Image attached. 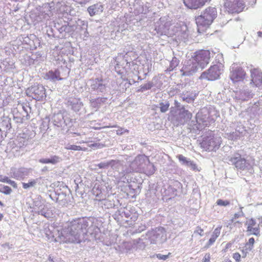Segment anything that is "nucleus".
Masks as SVG:
<instances>
[{
    "label": "nucleus",
    "instance_id": "obj_1",
    "mask_svg": "<svg viewBox=\"0 0 262 262\" xmlns=\"http://www.w3.org/2000/svg\"><path fill=\"white\" fill-rule=\"evenodd\" d=\"M54 231L50 229L46 231V235L49 239L59 243H70L75 242L78 238L82 230V224L78 220H74L62 226L60 229L53 226Z\"/></svg>",
    "mask_w": 262,
    "mask_h": 262
},
{
    "label": "nucleus",
    "instance_id": "obj_2",
    "mask_svg": "<svg viewBox=\"0 0 262 262\" xmlns=\"http://www.w3.org/2000/svg\"><path fill=\"white\" fill-rule=\"evenodd\" d=\"M217 16V11L215 7H207L201 15L195 17L198 32L202 33L209 28Z\"/></svg>",
    "mask_w": 262,
    "mask_h": 262
},
{
    "label": "nucleus",
    "instance_id": "obj_3",
    "mask_svg": "<svg viewBox=\"0 0 262 262\" xmlns=\"http://www.w3.org/2000/svg\"><path fill=\"white\" fill-rule=\"evenodd\" d=\"M224 66L221 62L211 66L206 71L203 72L200 78L209 81H213L219 79L224 71Z\"/></svg>",
    "mask_w": 262,
    "mask_h": 262
},
{
    "label": "nucleus",
    "instance_id": "obj_4",
    "mask_svg": "<svg viewBox=\"0 0 262 262\" xmlns=\"http://www.w3.org/2000/svg\"><path fill=\"white\" fill-rule=\"evenodd\" d=\"M134 163L138 165L142 172L147 176H151L156 171L154 165L150 162L149 158L145 155H138L134 160Z\"/></svg>",
    "mask_w": 262,
    "mask_h": 262
},
{
    "label": "nucleus",
    "instance_id": "obj_5",
    "mask_svg": "<svg viewBox=\"0 0 262 262\" xmlns=\"http://www.w3.org/2000/svg\"><path fill=\"white\" fill-rule=\"evenodd\" d=\"M46 89L41 84H37L28 88L26 93L27 96L37 101H42L46 97Z\"/></svg>",
    "mask_w": 262,
    "mask_h": 262
},
{
    "label": "nucleus",
    "instance_id": "obj_6",
    "mask_svg": "<svg viewBox=\"0 0 262 262\" xmlns=\"http://www.w3.org/2000/svg\"><path fill=\"white\" fill-rule=\"evenodd\" d=\"M245 0H225L224 7L229 13H238L242 12L245 7ZM255 2L256 0H253Z\"/></svg>",
    "mask_w": 262,
    "mask_h": 262
},
{
    "label": "nucleus",
    "instance_id": "obj_7",
    "mask_svg": "<svg viewBox=\"0 0 262 262\" xmlns=\"http://www.w3.org/2000/svg\"><path fill=\"white\" fill-rule=\"evenodd\" d=\"M198 67L204 68L209 62L210 52L209 50H201L196 51L192 57Z\"/></svg>",
    "mask_w": 262,
    "mask_h": 262
},
{
    "label": "nucleus",
    "instance_id": "obj_8",
    "mask_svg": "<svg viewBox=\"0 0 262 262\" xmlns=\"http://www.w3.org/2000/svg\"><path fill=\"white\" fill-rule=\"evenodd\" d=\"M246 72L244 69L237 64H233L230 69V78L233 82L242 81L246 77Z\"/></svg>",
    "mask_w": 262,
    "mask_h": 262
},
{
    "label": "nucleus",
    "instance_id": "obj_9",
    "mask_svg": "<svg viewBox=\"0 0 262 262\" xmlns=\"http://www.w3.org/2000/svg\"><path fill=\"white\" fill-rule=\"evenodd\" d=\"M198 66L192 58L191 59L184 61L183 66L181 70L182 76H189L195 72L198 68Z\"/></svg>",
    "mask_w": 262,
    "mask_h": 262
},
{
    "label": "nucleus",
    "instance_id": "obj_10",
    "mask_svg": "<svg viewBox=\"0 0 262 262\" xmlns=\"http://www.w3.org/2000/svg\"><path fill=\"white\" fill-rule=\"evenodd\" d=\"M245 225L247 227V232L249 235H259L260 227L256 220L253 218L247 219Z\"/></svg>",
    "mask_w": 262,
    "mask_h": 262
},
{
    "label": "nucleus",
    "instance_id": "obj_11",
    "mask_svg": "<svg viewBox=\"0 0 262 262\" xmlns=\"http://www.w3.org/2000/svg\"><path fill=\"white\" fill-rule=\"evenodd\" d=\"M252 86L262 87V72L259 68H253L250 70Z\"/></svg>",
    "mask_w": 262,
    "mask_h": 262
},
{
    "label": "nucleus",
    "instance_id": "obj_12",
    "mask_svg": "<svg viewBox=\"0 0 262 262\" xmlns=\"http://www.w3.org/2000/svg\"><path fill=\"white\" fill-rule=\"evenodd\" d=\"M201 147L206 150H215L219 148L220 145L216 143L215 138L213 137H207L202 142Z\"/></svg>",
    "mask_w": 262,
    "mask_h": 262
},
{
    "label": "nucleus",
    "instance_id": "obj_13",
    "mask_svg": "<svg viewBox=\"0 0 262 262\" xmlns=\"http://www.w3.org/2000/svg\"><path fill=\"white\" fill-rule=\"evenodd\" d=\"M211 0H184V3L190 9H197L203 7Z\"/></svg>",
    "mask_w": 262,
    "mask_h": 262
},
{
    "label": "nucleus",
    "instance_id": "obj_14",
    "mask_svg": "<svg viewBox=\"0 0 262 262\" xmlns=\"http://www.w3.org/2000/svg\"><path fill=\"white\" fill-rule=\"evenodd\" d=\"M230 161L237 169L241 170L245 169L246 160L245 158H242L240 154H237L236 156L231 157Z\"/></svg>",
    "mask_w": 262,
    "mask_h": 262
},
{
    "label": "nucleus",
    "instance_id": "obj_15",
    "mask_svg": "<svg viewBox=\"0 0 262 262\" xmlns=\"http://www.w3.org/2000/svg\"><path fill=\"white\" fill-rule=\"evenodd\" d=\"M44 79L52 81L63 80V78L61 77L60 72L58 69H56L54 71L50 70L47 72L45 75Z\"/></svg>",
    "mask_w": 262,
    "mask_h": 262
},
{
    "label": "nucleus",
    "instance_id": "obj_16",
    "mask_svg": "<svg viewBox=\"0 0 262 262\" xmlns=\"http://www.w3.org/2000/svg\"><path fill=\"white\" fill-rule=\"evenodd\" d=\"M103 7L102 5L96 4L88 7V11L91 16H93L96 14L103 12Z\"/></svg>",
    "mask_w": 262,
    "mask_h": 262
},
{
    "label": "nucleus",
    "instance_id": "obj_17",
    "mask_svg": "<svg viewBox=\"0 0 262 262\" xmlns=\"http://www.w3.org/2000/svg\"><path fill=\"white\" fill-rule=\"evenodd\" d=\"M254 243L255 239L253 237H251L249 239L248 241L245 244V249L242 250L243 257H246L247 253L253 249Z\"/></svg>",
    "mask_w": 262,
    "mask_h": 262
},
{
    "label": "nucleus",
    "instance_id": "obj_18",
    "mask_svg": "<svg viewBox=\"0 0 262 262\" xmlns=\"http://www.w3.org/2000/svg\"><path fill=\"white\" fill-rule=\"evenodd\" d=\"M222 226H218L216 227L213 231L211 237L209 239L208 242V245L211 246L216 241L217 238L220 236L221 233V231L222 229Z\"/></svg>",
    "mask_w": 262,
    "mask_h": 262
},
{
    "label": "nucleus",
    "instance_id": "obj_19",
    "mask_svg": "<svg viewBox=\"0 0 262 262\" xmlns=\"http://www.w3.org/2000/svg\"><path fill=\"white\" fill-rule=\"evenodd\" d=\"M238 216V214H235L234 217L230 220V222L227 225V227H229L231 229L234 228L241 227L242 226V222L236 221V219H237Z\"/></svg>",
    "mask_w": 262,
    "mask_h": 262
},
{
    "label": "nucleus",
    "instance_id": "obj_20",
    "mask_svg": "<svg viewBox=\"0 0 262 262\" xmlns=\"http://www.w3.org/2000/svg\"><path fill=\"white\" fill-rule=\"evenodd\" d=\"M39 162L42 164L51 163L55 164L59 161V157L57 156H53L50 159H41L39 160Z\"/></svg>",
    "mask_w": 262,
    "mask_h": 262
},
{
    "label": "nucleus",
    "instance_id": "obj_21",
    "mask_svg": "<svg viewBox=\"0 0 262 262\" xmlns=\"http://www.w3.org/2000/svg\"><path fill=\"white\" fill-rule=\"evenodd\" d=\"M0 182L9 184L14 188H17V185L15 181L10 180L8 177L3 175H0Z\"/></svg>",
    "mask_w": 262,
    "mask_h": 262
},
{
    "label": "nucleus",
    "instance_id": "obj_22",
    "mask_svg": "<svg viewBox=\"0 0 262 262\" xmlns=\"http://www.w3.org/2000/svg\"><path fill=\"white\" fill-rule=\"evenodd\" d=\"M2 188L0 189V192L5 194H9L12 192L11 188L8 186L6 185H1Z\"/></svg>",
    "mask_w": 262,
    "mask_h": 262
},
{
    "label": "nucleus",
    "instance_id": "obj_23",
    "mask_svg": "<svg viewBox=\"0 0 262 262\" xmlns=\"http://www.w3.org/2000/svg\"><path fill=\"white\" fill-rule=\"evenodd\" d=\"M66 149L72 150H85V149H82L81 146L76 145H69L66 147Z\"/></svg>",
    "mask_w": 262,
    "mask_h": 262
},
{
    "label": "nucleus",
    "instance_id": "obj_24",
    "mask_svg": "<svg viewBox=\"0 0 262 262\" xmlns=\"http://www.w3.org/2000/svg\"><path fill=\"white\" fill-rule=\"evenodd\" d=\"M160 111L162 113H165L168 111V108L169 107V103L168 102H167L165 103L161 102L160 103Z\"/></svg>",
    "mask_w": 262,
    "mask_h": 262
},
{
    "label": "nucleus",
    "instance_id": "obj_25",
    "mask_svg": "<svg viewBox=\"0 0 262 262\" xmlns=\"http://www.w3.org/2000/svg\"><path fill=\"white\" fill-rule=\"evenodd\" d=\"M178 65V63L176 60H172L170 62V66L167 68V71L171 72L173 71Z\"/></svg>",
    "mask_w": 262,
    "mask_h": 262
},
{
    "label": "nucleus",
    "instance_id": "obj_26",
    "mask_svg": "<svg viewBox=\"0 0 262 262\" xmlns=\"http://www.w3.org/2000/svg\"><path fill=\"white\" fill-rule=\"evenodd\" d=\"M36 183L35 180H32L28 183H23V187L24 189H27L29 187L34 186Z\"/></svg>",
    "mask_w": 262,
    "mask_h": 262
},
{
    "label": "nucleus",
    "instance_id": "obj_27",
    "mask_svg": "<svg viewBox=\"0 0 262 262\" xmlns=\"http://www.w3.org/2000/svg\"><path fill=\"white\" fill-rule=\"evenodd\" d=\"M153 86V83L151 82H148L141 86L142 91L150 89Z\"/></svg>",
    "mask_w": 262,
    "mask_h": 262
},
{
    "label": "nucleus",
    "instance_id": "obj_28",
    "mask_svg": "<svg viewBox=\"0 0 262 262\" xmlns=\"http://www.w3.org/2000/svg\"><path fill=\"white\" fill-rule=\"evenodd\" d=\"M216 204L219 206H226L229 205L230 203V201L228 200H222L221 199H219L216 201Z\"/></svg>",
    "mask_w": 262,
    "mask_h": 262
},
{
    "label": "nucleus",
    "instance_id": "obj_29",
    "mask_svg": "<svg viewBox=\"0 0 262 262\" xmlns=\"http://www.w3.org/2000/svg\"><path fill=\"white\" fill-rule=\"evenodd\" d=\"M129 130L127 129H125L123 127H119L118 129L116 130V134L117 135L121 136L125 133H128Z\"/></svg>",
    "mask_w": 262,
    "mask_h": 262
},
{
    "label": "nucleus",
    "instance_id": "obj_30",
    "mask_svg": "<svg viewBox=\"0 0 262 262\" xmlns=\"http://www.w3.org/2000/svg\"><path fill=\"white\" fill-rule=\"evenodd\" d=\"M171 255V253L169 252L167 255H162L161 254H156V256L160 260H166L169 256Z\"/></svg>",
    "mask_w": 262,
    "mask_h": 262
},
{
    "label": "nucleus",
    "instance_id": "obj_31",
    "mask_svg": "<svg viewBox=\"0 0 262 262\" xmlns=\"http://www.w3.org/2000/svg\"><path fill=\"white\" fill-rule=\"evenodd\" d=\"M114 160H112L108 162L104 163V162H101L98 164V167L100 168H105L107 167L110 165L112 164V162H114Z\"/></svg>",
    "mask_w": 262,
    "mask_h": 262
},
{
    "label": "nucleus",
    "instance_id": "obj_32",
    "mask_svg": "<svg viewBox=\"0 0 262 262\" xmlns=\"http://www.w3.org/2000/svg\"><path fill=\"white\" fill-rule=\"evenodd\" d=\"M177 158L180 161L182 162L184 164H188L189 161H188L184 156L182 155H179L177 156Z\"/></svg>",
    "mask_w": 262,
    "mask_h": 262
},
{
    "label": "nucleus",
    "instance_id": "obj_33",
    "mask_svg": "<svg viewBox=\"0 0 262 262\" xmlns=\"http://www.w3.org/2000/svg\"><path fill=\"white\" fill-rule=\"evenodd\" d=\"M232 257L236 262H240L242 256L238 252H235L233 254Z\"/></svg>",
    "mask_w": 262,
    "mask_h": 262
},
{
    "label": "nucleus",
    "instance_id": "obj_34",
    "mask_svg": "<svg viewBox=\"0 0 262 262\" xmlns=\"http://www.w3.org/2000/svg\"><path fill=\"white\" fill-rule=\"evenodd\" d=\"M188 165H189L191 167V169L193 170H198L196 164L194 163L193 161H189Z\"/></svg>",
    "mask_w": 262,
    "mask_h": 262
},
{
    "label": "nucleus",
    "instance_id": "obj_35",
    "mask_svg": "<svg viewBox=\"0 0 262 262\" xmlns=\"http://www.w3.org/2000/svg\"><path fill=\"white\" fill-rule=\"evenodd\" d=\"M210 255L209 253H206L203 259L202 262H210Z\"/></svg>",
    "mask_w": 262,
    "mask_h": 262
},
{
    "label": "nucleus",
    "instance_id": "obj_36",
    "mask_svg": "<svg viewBox=\"0 0 262 262\" xmlns=\"http://www.w3.org/2000/svg\"><path fill=\"white\" fill-rule=\"evenodd\" d=\"M182 114L183 115H186L187 116H188V117H191V114L187 110H183L182 112H181Z\"/></svg>",
    "mask_w": 262,
    "mask_h": 262
},
{
    "label": "nucleus",
    "instance_id": "obj_37",
    "mask_svg": "<svg viewBox=\"0 0 262 262\" xmlns=\"http://www.w3.org/2000/svg\"><path fill=\"white\" fill-rule=\"evenodd\" d=\"M123 80L126 82V83H127V84H128V87H129V85H130L132 84H131V83H130V81H129L128 79H127V78H124V79H123Z\"/></svg>",
    "mask_w": 262,
    "mask_h": 262
},
{
    "label": "nucleus",
    "instance_id": "obj_38",
    "mask_svg": "<svg viewBox=\"0 0 262 262\" xmlns=\"http://www.w3.org/2000/svg\"><path fill=\"white\" fill-rule=\"evenodd\" d=\"M257 35L260 38H262V32L261 31H258L257 32Z\"/></svg>",
    "mask_w": 262,
    "mask_h": 262
},
{
    "label": "nucleus",
    "instance_id": "obj_39",
    "mask_svg": "<svg viewBox=\"0 0 262 262\" xmlns=\"http://www.w3.org/2000/svg\"><path fill=\"white\" fill-rule=\"evenodd\" d=\"M3 217V215L2 213H0V221L2 220V219Z\"/></svg>",
    "mask_w": 262,
    "mask_h": 262
},
{
    "label": "nucleus",
    "instance_id": "obj_40",
    "mask_svg": "<svg viewBox=\"0 0 262 262\" xmlns=\"http://www.w3.org/2000/svg\"><path fill=\"white\" fill-rule=\"evenodd\" d=\"M225 262H232V261L230 259H228L225 261Z\"/></svg>",
    "mask_w": 262,
    "mask_h": 262
},
{
    "label": "nucleus",
    "instance_id": "obj_41",
    "mask_svg": "<svg viewBox=\"0 0 262 262\" xmlns=\"http://www.w3.org/2000/svg\"><path fill=\"white\" fill-rule=\"evenodd\" d=\"M0 206H4V204L1 201H0Z\"/></svg>",
    "mask_w": 262,
    "mask_h": 262
},
{
    "label": "nucleus",
    "instance_id": "obj_42",
    "mask_svg": "<svg viewBox=\"0 0 262 262\" xmlns=\"http://www.w3.org/2000/svg\"><path fill=\"white\" fill-rule=\"evenodd\" d=\"M112 127H117V125H113L112 126H111Z\"/></svg>",
    "mask_w": 262,
    "mask_h": 262
}]
</instances>
